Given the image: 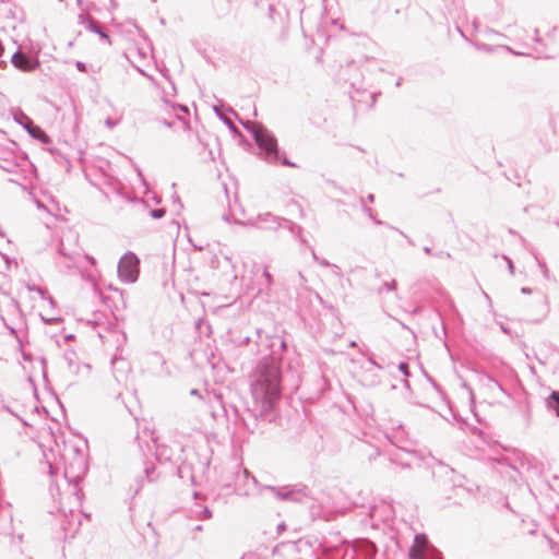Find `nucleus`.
Listing matches in <instances>:
<instances>
[{
    "mask_svg": "<svg viewBox=\"0 0 559 559\" xmlns=\"http://www.w3.org/2000/svg\"><path fill=\"white\" fill-rule=\"evenodd\" d=\"M271 353L262 357L249 374L251 395L261 412L270 411L282 392V356L286 349L285 341L280 336H265Z\"/></svg>",
    "mask_w": 559,
    "mask_h": 559,
    "instance_id": "obj_1",
    "label": "nucleus"
},
{
    "mask_svg": "<svg viewBox=\"0 0 559 559\" xmlns=\"http://www.w3.org/2000/svg\"><path fill=\"white\" fill-rule=\"evenodd\" d=\"M229 130L233 132L234 135L239 134V140L245 141L246 138L240 133V131L237 129V127L230 121V120H224Z\"/></svg>",
    "mask_w": 559,
    "mask_h": 559,
    "instance_id": "obj_24",
    "label": "nucleus"
},
{
    "mask_svg": "<svg viewBox=\"0 0 559 559\" xmlns=\"http://www.w3.org/2000/svg\"><path fill=\"white\" fill-rule=\"evenodd\" d=\"M399 369H400V371H401L404 376H406V377H407V376L409 374V372H408V365H407V362H400V365H399Z\"/></svg>",
    "mask_w": 559,
    "mask_h": 559,
    "instance_id": "obj_30",
    "label": "nucleus"
},
{
    "mask_svg": "<svg viewBox=\"0 0 559 559\" xmlns=\"http://www.w3.org/2000/svg\"><path fill=\"white\" fill-rule=\"evenodd\" d=\"M263 277L265 278L266 281V284L267 286L270 287L272 284H273V276L271 275V273L267 271V269H264L263 271Z\"/></svg>",
    "mask_w": 559,
    "mask_h": 559,
    "instance_id": "obj_27",
    "label": "nucleus"
},
{
    "mask_svg": "<svg viewBox=\"0 0 559 559\" xmlns=\"http://www.w3.org/2000/svg\"><path fill=\"white\" fill-rule=\"evenodd\" d=\"M318 263L324 267H332V263H330L328 260L325 259H319Z\"/></svg>",
    "mask_w": 559,
    "mask_h": 559,
    "instance_id": "obj_35",
    "label": "nucleus"
},
{
    "mask_svg": "<svg viewBox=\"0 0 559 559\" xmlns=\"http://www.w3.org/2000/svg\"><path fill=\"white\" fill-rule=\"evenodd\" d=\"M360 203H361V207H362V212L369 217L371 218L374 224L377 225H382V221L380 219H376L374 216H373V212L370 207L366 206L365 205V200L364 199H360Z\"/></svg>",
    "mask_w": 559,
    "mask_h": 559,
    "instance_id": "obj_21",
    "label": "nucleus"
},
{
    "mask_svg": "<svg viewBox=\"0 0 559 559\" xmlns=\"http://www.w3.org/2000/svg\"><path fill=\"white\" fill-rule=\"evenodd\" d=\"M366 381H367L368 385H374L379 382L378 379H370V380H366Z\"/></svg>",
    "mask_w": 559,
    "mask_h": 559,
    "instance_id": "obj_44",
    "label": "nucleus"
},
{
    "mask_svg": "<svg viewBox=\"0 0 559 559\" xmlns=\"http://www.w3.org/2000/svg\"><path fill=\"white\" fill-rule=\"evenodd\" d=\"M284 218L273 215L270 212L259 214L252 222L251 225L260 229L276 230L283 226Z\"/></svg>",
    "mask_w": 559,
    "mask_h": 559,
    "instance_id": "obj_12",
    "label": "nucleus"
},
{
    "mask_svg": "<svg viewBox=\"0 0 559 559\" xmlns=\"http://www.w3.org/2000/svg\"><path fill=\"white\" fill-rule=\"evenodd\" d=\"M286 530V524L284 522L280 523L276 527L277 534H282Z\"/></svg>",
    "mask_w": 559,
    "mask_h": 559,
    "instance_id": "obj_38",
    "label": "nucleus"
},
{
    "mask_svg": "<svg viewBox=\"0 0 559 559\" xmlns=\"http://www.w3.org/2000/svg\"><path fill=\"white\" fill-rule=\"evenodd\" d=\"M148 214H150L151 217H153L155 219H159V218L165 216L166 211H165V209H162V207L153 209V210L148 211Z\"/></svg>",
    "mask_w": 559,
    "mask_h": 559,
    "instance_id": "obj_23",
    "label": "nucleus"
},
{
    "mask_svg": "<svg viewBox=\"0 0 559 559\" xmlns=\"http://www.w3.org/2000/svg\"><path fill=\"white\" fill-rule=\"evenodd\" d=\"M503 259H504V260L507 261V263H508V269H509L510 274H511V275H514V265H513L512 260H511L510 258L506 257V255L503 257Z\"/></svg>",
    "mask_w": 559,
    "mask_h": 559,
    "instance_id": "obj_32",
    "label": "nucleus"
},
{
    "mask_svg": "<svg viewBox=\"0 0 559 559\" xmlns=\"http://www.w3.org/2000/svg\"><path fill=\"white\" fill-rule=\"evenodd\" d=\"M490 33L495 34V35H499V36H502V34H500L499 32L495 31V29H489Z\"/></svg>",
    "mask_w": 559,
    "mask_h": 559,
    "instance_id": "obj_50",
    "label": "nucleus"
},
{
    "mask_svg": "<svg viewBox=\"0 0 559 559\" xmlns=\"http://www.w3.org/2000/svg\"><path fill=\"white\" fill-rule=\"evenodd\" d=\"M311 255L314 261H317V262L319 261L320 258L317 255L316 251L312 248H311Z\"/></svg>",
    "mask_w": 559,
    "mask_h": 559,
    "instance_id": "obj_46",
    "label": "nucleus"
},
{
    "mask_svg": "<svg viewBox=\"0 0 559 559\" xmlns=\"http://www.w3.org/2000/svg\"><path fill=\"white\" fill-rule=\"evenodd\" d=\"M10 61L14 68L24 72H31L40 66L38 57L20 52L19 50L11 56Z\"/></svg>",
    "mask_w": 559,
    "mask_h": 559,
    "instance_id": "obj_9",
    "label": "nucleus"
},
{
    "mask_svg": "<svg viewBox=\"0 0 559 559\" xmlns=\"http://www.w3.org/2000/svg\"><path fill=\"white\" fill-rule=\"evenodd\" d=\"M378 510H379V507L370 506V508H369V516L371 519L376 518V513L378 512Z\"/></svg>",
    "mask_w": 559,
    "mask_h": 559,
    "instance_id": "obj_34",
    "label": "nucleus"
},
{
    "mask_svg": "<svg viewBox=\"0 0 559 559\" xmlns=\"http://www.w3.org/2000/svg\"><path fill=\"white\" fill-rule=\"evenodd\" d=\"M218 144H219V142H215V146H216L215 148H213V147H209V148H207L210 159H212V160H214V159H215V155H214L215 151H217V152L219 153Z\"/></svg>",
    "mask_w": 559,
    "mask_h": 559,
    "instance_id": "obj_29",
    "label": "nucleus"
},
{
    "mask_svg": "<svg viewBox=\"0 0 559 559\" xmlns=\"http://www.w3.org/2000/svg\"><path fill=\"white\" fill-rule=\"evenodd\" d=\"M257 334H258V337H259L261 341H263V338H262V334H261V330H257Z\"/></svg>",
    "mask_w": 559,
    "mask_h": 559,
    "instance_id": "obj_51",
    "label": "nucleus"
},
{
    "mask_svg": "<svg viewBox=\"0 0 559 559\" xmlns=\"http://www.w3.org/2000/svg\"><path fill=\"white\" fill-rule=\"evenodd\" d=\"M350 346H352V347H355V346H356V342H352V343H350Z\"/></svg>",
    "mask_w": 559,
    "mask_h": 559,
    "instance_id": "obj_61",
    "label": "nucleus"
},
{
    "mask_svg": "<svg viewBox=\"0 0 559 559\" xmlns=\"http://www.w3.org/2000/svg\"><path fill=\"white\" fill-rule=\"evenodd\" d=\"M424 252L428 255L432 254L431 249L429 247H424Z\"/></svg>",
    "mask_w": 559,
    "mask_h": 559,
    "instance_id": "obj_47",
    "label": "nucleus"
},
{
    "mask_svg": "<svg viewBox=\"0 0 559 559\" xmlns=\"http://www.w3.org/2000/svg\"><path fill=\"white\" fill-rule=\"evenodd\" d=\"M190 394H191V395L200 396V392H199V390H197V389H192V390L190 391Z\"/></svg>",
    "mask_w": 559,
    "mask_h": 559,
    "instance_id": "obj_48",
    "label": "nucleus"
},
{
    "mask_svg": "<svg viewBox=\"0 0 559 559\" xmlns=\"http://www.w3.org/2000/svg\"><path fill=\"white\" fill-rule=\"evenodd\" d=\"M483 294L485 296V299L490 300V297H489V295L487 293L484 292Z\"/></svg>",
    "mask_w": 559,
    "mask_h": 559,
    "instance_id": "obj_56",
    "label": "nucleus"
},
{
    "mask_svg": "<svg viewBox=\"0 0 559 559\" xmlns=\"http://www.w3.org/2000/svg\"><path fill=\"white\" fill-rule=\"evenodd\" d=\"M546 407L550 413L556 414L559 417V391H552L546 399Z\"/></svg>",
    "mask_w": 559,
    "mask_h": 559,
    "instance_id": "obj_19",
    "label": "nucleus"
},
{
    "mask_svg": "<svg viewBox=\"0 0 559 559\" xmlns=\"http://www.w3.org/2000/svg\"><path fill=\"white\" fill-rule=\"evenodd\" d=\"M297 238L299 239L300 243L302 246H306L307 245V239L300 234V236H297Z\"/></svg>",
    "mask_w": 559,
    "mask_h": 559,
    "instance_id": "obj_43",
    "label": "nucleus"
},
{
    "mask_svg": "<svg viewBox=\"0 0 559 559\" xmlns=\"http://www.w3.org/2000/svg\"><path fill=\"white\" fill-rule=\"evenodd\" d=\"M343 71H344V69H343V68H342V69H340V76H341V78H343L344 80H346V79L343 76Z\"/></svg>",
    "mask_w": 559,
    "mask_h": 559,
    "instance_id": "obj_55",
    "label": "nucleus"
},
{
    "mask_svg": "<svg viewBox=\"0 0 559 559\" xmlns=\"http://www.w3.org/2000/svg\"><path fill=\"white\" fill-rule=\"evenodd\" d=\"M297 276H298V280H299V282H300V283H299V284H300V286H304V287H305V286H306V282H307V281H306V277L304 276V274H302L301 272H298Z\"/></svg>",
    "mask_w": 559,
    "mask_h": 559,
    "instance_id": "obj_37",
    "label": "nucleus"
},
{
    "mask_svg": "<svg viewBox=\"0 0 559 559\" xmlns=\"http://www.w3.org/2000/svg\"><path fill=\"white\" fill-rule=\"evenodd\" d=\"M281 501L301 502L309 496V488L304 484L286 485L281 487L265 486Z\"/></svg>",
    "mask_w": 559,
    "mask_h": 559,
    "instance_id": "obj_5",
    "label": "nucleus"
},
{
    "mask_svg": "<svg viewBox=\"0 0 559 559\" xmlns=\"http://www.w3.org/2000/svg\"><path fill=\"white\" fill-rule=\"evenodd\" d=\"M415 456L413 453H409L403 449H397L394 453L391 454L390 460L400 464L402 467H411L413 465Z\"/></svg>",
    "mask_w": 559,
    "mask_h": 559,
    "instance_id": "obj_18",
    "label": "nucleus"
},
{
    "mask_svg": "<svg viewBox=\"0 0 559 559\" xmlns=\"http://www.w3.org/2000/svg\"><path fill=\"white\" fill-rule=\"evenodd\" d=\"M179 108H180V110H183V111L187 110V107L183 105H179Z\"/></svg>",
    "mask_w": 559,
    "mask_h": 559,
    "instance_id": "obj_57",
    "label": "nucleus"
},
{
    "mask_svg": "<svg viewBox=\"0 0 559 559\" xmlns=\"http://www.w3.org/2000/svg\"><path fill=\"white\" fill-rule=\"evenodd\" d=\"M202 528H203V527H202V525H197V526L194 527V530H195V531H202Z\"/></svg>",
    "mask_w": 559,
    "mask_h": 559,
    "instance_id": "obj_54",
    "label": "nucleus"
},
{
    "mask_svg": "<svg viewBox=\"0 0 559 559\" xmlns=\"http://www.w3.org/2000/svg\"><path fill=\"white\" fill-rule=\"evenodd\" d=\"M76 3L79 7H81L83 4V0H76Z\"/></svg>",
    "mask_w": 559,
    "mask_h": 559,
    "instance_id": "obj_59",
    "label": "nucleus"
},
{
    "mask_svg": "<svg viewBox=\"0 0 559 559\" xmlns=\"http://www.w3.org/2000/svg\"><path fill=\"white\" fill-rule=\"evenodd\" d=\"M212 516V512L209 508H203V510L201 511V518L202 519H210Z\"/></svg>",
    "mask_w": 559,
    "mask_h": 559,
    "instance_id": "obj_33",
    "label": "nucleus"
},
{
    "mask_svg": "<svg viewBox=\"0 0 559 559\" xmlns=\"http://www.w3.org/2000/svg\"><path fill=\"white\" fill-rule=\"evenodd\" d=\"M537 265L538 267L540 269L542 273H543V276L546 278V280H549V270L548 267L546 266V264L542 261H539L537 258Z\"/></svg>",
    "mask_w": 559,
    "mask_h": 559,
    "instance_id": "obj_25",
    "label": "nucleus"
},
{
    "mask_svg": "<svg viewBox=\"0 0 559 559\" xmlns=\"http://www.w3.org/2000/svg\"><path fill=\"white\" fill-rule=\"evenodd\" d=\"M40 364L43 365V367H45V364H46L45 358H40Z\"/></svg>",
    "mask_w": 559,
    "mask_h": 559,
    "instance_id": "obj_58",
    "label": "nucleus"
},
{
    "mask_svg": "<svg viewBox=\"0 0 559 559\" xmlns=\"http://www.w3.org/2000/svg\"><path fill=\"white\" fill-rule=\"evenodd\" d=\"M544 302H545V305H546V306H548V305H549V300H548V297H547V296H544Z\"/></svg>",
    "mask_w": 559,
    "mask_h": 559,
    "instance_id": "obj_52",
    "label": "nucleus"
},
{
    "mask_svg": "<svg viewBox=\"0 0 559 559\" xmlns=\"http://www.w3.org/2000/svg\"><path fill=\"white\" fill-rule=\"evenodd\" d=\"M333 270V273L338 276V277H342V271L340 269V266H337L336 264L332 265L331 267Z\"/></svg>",
    "mask_w": 559,
    "mask_h": 559,
    "instance_id": "obj_36",
    "label": "nucleus"
},
{
    "mask_svg": "<svg viewBox=\"0 0 559 559\" xmlns=\"http://www.w3.org/2000/svg\"><path fill=\"white\" fill-rule=\"evenodd\" d=\"M75 67L80 72H86L87 71V64L83 61H76Z\"/></svg>",
    "mask_w": 559,
    "mask_h": 559,
    "instance_id": "obj_31",
    "label": "nucleus"
},
{
    "mask_svg": "<svg viewBox=\"0 0 559 559\" xmlns=\"http://www.w3.org/2000/svg\"><path fill=\"white\" fill-rule=\"evenodd\" d=\"M108 202L114 203L116 200L121 202H132L138 212H146L147 203L144 200H136L130 197L126 187L115 177L104 175L102 182L97 185Z\"/></svg>",
    "mask_w": 559,
    "mask_h": 559,
    "instance_id": "obj_2",
    "label": "nucleus"
},
{
    "mask_svg": "<svg viewBox=\"0 0 559 559\" xmlns=\"http://www.w3.org/2000/svg\"><path fill=\"white\" fill-rule=\"evenodd\" d=\"M415 544L409 548L411 559H426L424 550L428 546L427 536L424 534H417L414 538Z\"/></svg>",
    "mask_w": 559,
    "mask_h": 559,
    "instance_id": "obj_16",
    "label": "nucleus"
},
{
    "mask_svg": "<svg viewBox=\"0 0 559 559\" xmlns=\"http://www.w3.org/2000/svg\"><path fill=\"white\" fill-rule=\"evenodd\" d=\"M68 369L72 374L87 376L90 373V365L80 362L76 358L75 353H66L63 356Z\"/></svg>",
    "mask_w": 559,
    "mask_h": 559,
    "instance_id": "obj_14",
    "label": "nucleus"
},
{
    "mask_svg": "<svg viewBox=\"0 0 559 559\" xmlns=\"http://www.w3.org/2000/svg\"><path fill=\"white\" fill-rule=\"evenodd\" d=\"M383 289L385 290H395L396 289V282L392 280L391 282L384 283L383 287L379 288V293H382Z\"/></svg>",
    "mask_w": 559,
    "mask_h": 559,
    "instance_id": "obj_26",
    "label": "nucleus"
},
{
    "mask_svg": "<svg viewBox=\"0 0 559 559\" xmlns=\"http://www.w3.org/2000/svg\"><path fill=\"white\" fill-rule=\"evenodd\" d=\"M534 40H535V43H537V44H540V43H542V38L538 36V29H535V37H534Z\"/></svg>",
    "mask_w": 559,
    "mask_h": 559,
    "instance_id": "obj_42",
    "label": "nucleus"
},
{
    "mask_svg": "<svg viewBox=\"0 0 559 559\" xmlns=\"http://www.w3.org/2000/svg\"><path fill=\"white\" fill-rule=\"evenodd\" d=\"M62 158H64V159H66V162H67L68 164H70L69 158H67V157H64V156H62Z\"/></svg>",
    "mask_w": 559,
    "mask_h": 559,
    "instance_id": "obj_62",
    "label": "nucleus"
},
{
    "mask_svg": "<svg viewBox=\"0 0 559 559\" xmlns=\"http://www.w3.org/2000/svg\"><path fill=\"white\" fill-rule=\"evenodd\" d=\"M112 376L118 383H124L131 371L130 362L121 356H114L111 359Z\"/></svg>",
    "mask_w": 559,
    "mask_h": 559,
    "instance_id": "obj_13",
    "label": "nucleus"
},
{
    "mask_svg": "<svg viewBox=\"0 0 559 559\" xmlns=\"http://www.w3.org/2000/svg\"><path fill=\"white\" fill-rule=\"evenodd\" d=\"M12 115L14 121L23 127L33 140H50L46 134H44L40 127L36 126L34 121L21 109H13Z\"/></svg>",
    "mask_w": 559,
    "mask_h": 559,
    "instance_id": "obj_8",
    "label": "nucleus"
},
{
    "mask_svg": "<svg viewBox=\"0 0 559 559\" xmlns=\"http://www.w3.org/2000/svg\"><path fill=\"white\" fill-rule=\"evenodd\" d=\"M355 62L352 60V61H348L347 64H346V68H349L354 64Z\"/></svg>",
    "mask_w": 559,
    "mask_h": 559,
    "instance_id": "obj_53",
    "label": "nucleus"
},
{
    "mask_svg": "<svg viewBox=\"0 0 559 559\" xmlns=\"http://www.w3.org/2000/svg\"><path fill=\"white\" fill-rule=\"evenodd\" d=\"M0 134H4V132L2 130H0Z\"/></svg>",
    "mask_w": 559,
    "mask_h": 559,
    "instance_id": "obj_63",
    "label": "nucleus"
},
{
    "mask_svg": "<svg viewBox=\"0 0 559 559\" xmlns=\"http://www.w3.org/2000/svg\"><path fill=\"white\" fill-rule=\"evenodd\" d=\"M436 257H438V258H443V257L451 258V254L449 252L440 251V252L436 253Z\"/></svg>",
    "mask_w": 559,
    "mask_h": 559,
    "instance_id": "obj_40",
    "label": "nucleus"
},
{
    "mask_svg": "<svg viewBox=\"0 0 559 559\" xmlns=\"http://www.w3.org/2000/svg\"><path fill=\"white\" fill-rule=\"evenodd\" d=\"M278 142H239L243 151L255 154L269 163H277L281 160L283 165L296 167L286 157H281L277 146Z\"/></svg>",
    "mask_w": 559,
    "mask_h": 559,
    "instance_id": "obj_4",
    "label": "nucleus"
},
{
    "mask_svg": "<svg viewBox=\"0 0 559 559\" xmlns=\"http://www.w3.org/2000/svg\"><path fill=\"white\" fill-rule=\"evenodd\" d=\"M283 224H285V227L288 228V230L297 238V236H300L302 231V227L284 218Z\"/></svg>",
    "mask_w": 559,
    "mask_h": 559,
    "instance_id": "obj_20",
    "label": "nucleus"
},
{
    "mask_svg": "<svg viewBox=\"0 0 559 559\" xmlns=\"http://www.w3.org/2000/svg\"><path fill=\"white\" fill-rule=\"evenodd\" d=\"M380 95V93H368L367 91H356L355 95L350 96V99L353 102V106L356 109L357 106H360L365 104L366 108H372L373 105L377 102V97Z\"/></svg>",
    "mask_w": 559,
    "mask_h": 559,
    "instance_id": "obj_15",
    "label": "nucleus"
},
{
    "mask_svg": "<svg viewBox=\"0 0 559 559\" xmlns=\"http://www.w3.org/2000/svg\"><path fill=\"white\" fill-rule=\"evenodd\" d=\"M532 292H533V290H532V288H530V287H522V288H521V293H522V294H526V295H528V294H532Z\"/></svg>",
    "mask_w": 559,
    "mask_h": 559,
    "instance_id": "obj_41",
    "label": "nucleus"
},
{
    "mask_svg": "<svg viewBox=\"0 0 559 559\" xmlns=\"http://www.w3.org/2000/svg\"><path fill=\"white\" fill-rule=\"evenodd\" d=\"M78 19L79 23L85 26L86 29L97 34L99 38L105 39L109 45H111V39L107 29L96 19L85 13L79 14Z\"/></svg>",
    "mask_w": 559,
    "mask_h": 559,
    "instance_id": "obj_10",
    "label": "nucleus"
},
{
    "mask_svg": "<svg viewBox=\"0 0 559 559\" xmlns=\"http://www.w3.org/2000/svg\"><path fill=\"white\" fill-rule=\"evenodd\" d=\"M140 260L135 253L128 251L119 260L118 275L126 283H134L139 277Z\"/></svg>",
    "mask_w": 559,
    "mask_h": 559,
    "instance_id": "obj_6",
    "label": "nucleus"
},
{
    "mask_svg": "<svg viewBox=\"0 0 559 559\" xmlns=\"http://www.w3.org/2000/svg\"><path fill=\"white\" fill-rule=\"evenodd\" d=\"M105 123L108 128H112L114 126H116L117 122L115 120H112L111 118H107Z\"/></svg>",
    "mask_w": 559,
    "mask_h": 559,
    "instance_id": "obj_39",
    "label": "nucleus"
},
{
    "mask_svg": "<svg viewBox=\"0 0 559 559\" xmlns=\"http://www.w3.org/2000/svg\"><path fill=\"white\" fill-rule=\"evenodd\" d=\"M355 550L366 559H372L377 554L376 545L369 539H359L355 543Z\"/></svg>",
    "mask_w": 559,
    "mask_h": 559,
    "instance_id": "obj_17",
    "label": "nucleus"
},
{
    "mask_svg": "<svg viewBox=\"0 0 559 559\" xmlns=\"http://www.w3.org/2000/svg\"><path fill=\"white\" fill-rule=\"evenodd\" d=\"M58 255L59 258L57 263L60 267H64L67 270L78 267L82 258L88 260L92 264L95 263V259L93 257L81 255L76 237H73L71 231H69L68 235L62 236L58 249Z\"/></svg>",
    "mask_w": 559,
    "mask_h": 559,
    "instance_id": "obj_3",
    "label": "nucleus"
},
{
    "mask_svg": "<svg viewBox=\"0 0 559 559\" xmlns=\"http://www.w3.org/2000/svg\"><path fill=\"white\" fill-rule=\"evenodd\" d=\"M402 81H403V79L399 78L397 81L395 82V86L400 87L402 85Z\"/></svg>",
    "mask_w": 559,
    "mask_h": 559,
    "instance_id": "obj_49",
    "label": "nucleus"
},
{
    "mask_svg": "<svg viewBox=\"0 0 559 559\" xmlns=\"http://www.w3.org/2000/svg\"><path fill=\"white\" fill-rule=\"evenodd\" d=\"M367 201H368V202H370V203H373V202H374V194L369 193V194L367 195Z\"/></svg>",
    "mask_w": 559,
    "mask_h": 559,
    "instance_id": "obj_45",
    "label": "nucleus"
},
{
    "mask_svg": "<svg viewBox=\"0 0 559 559\" xmlns=\"http://www.w3.org/2000/svg\"><path fill=\"white\" fill-rule=\"evenodd\" d=\"M370 367L366 370L367 372L371 371L372 369L381 370L382 367L377 364L372 358L368 359Z\"/></svg>",
    "mask_w": 559,
    "mask_h": 559,
    "instance_id": "obj_28",
    "label": "nucleus"
},
{
    "mask_svg": "<svg viewBox=\"0 0 559 559\" xmlns=\"http://www.w3.org/2000/svg\"><path fill=\"white\" fill-rule=\"evenodd\" d=\"M557 225L559 226V221L557 222Z\"/></svg>",
    "mask_w": 559,
    "mask_h": 559,
    "instance_id": "obj_64",
    "label": "nucleus"
},
{
    "mask_svg": "<svg viewBox=\"0 0 559 559\" xmlns=\"http://www.w3.org/2000/svg\"><path fill=\"white\" fill-rule=\"evenodd\" d=\"M155 471H156V468H155L154 464H147V465H145V467H144V474H145V477H146V479H147L148 481H153V480H155V478H156V477L154 476Z\"/></svg>",
    "mask_w": 559,
    "mask_h": 559,
    "instance_id": "obj_22",
    "label": "nucleus"
},
{
    "mask_svg": "<svg viewBox=\"0 0 559 559\" xmlns=\"http://www.w3.org/2000/svg\"><path fill=\"white\" fill-rule=\"evenodd\" d=\"M249 341H250V338H249V337H246V338H245V341H243V343H245V344H248V343H249Z\"/></svg>",
    "mask_w": 559,
    "mask_h": 559,
    "instance_id": "obj_60",
    "label": "nucleus"
},
{
    "mask_svg": "<svg viewBox=\"0 0 559 559\" xmlns=\"http://www.w3.org/2000/svg\"><path fill=\"white\" fill-rule=\"evenodd\" d=\"M242 127L251 134L252 140H277L275 135L261 122L242 121Z\"/></svg>",
    "mask_w": 559,
    "mask_h": 559,
    "instance_id": "obj_11",
    "label": "nucleus"
},
{
    "mask_svg": "<svg viewBox=\"0 0 559 559\" xmlns=\"http://www.w3.org/2000/svg\"><path fill=\"white\" fill-rule=\"evenodd\" d=\"M264 490H266L265 486L260 485L255 477L250 475L246 468L237 475L235 491L239 496L262 495Z\"/></svg>",
    "mask_w": 559,
    "mask_h": 559,
    "instance_id": "obj_7",
    "label": "nucleus"
}]
</instances>
